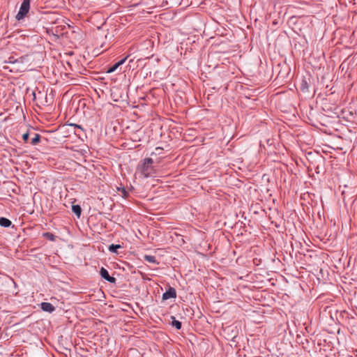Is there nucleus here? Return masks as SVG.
<instances>
[{
  "label": "nucleus",
  "mask_w": 357,
  "mask_h": 357,
  "mask_svg": "<svg viewBox=\"0 0 357 357\" xmlns=\"http://www.w3.org/2000/svg\"><path fill=\"white\" fill-rule=\"evenodd\" d=\"M128 56H126L125 58H123V59L120 60L119 61H118L117 63H116L117 65H119V66L123 65L126 61L127 60Z\"/></svg>",
  "instance_id": "15"
},
{
  "label": "nucleus",
  "mask_w": 357,
  "mask_h": 357,
  "mask_svg": "<svg viewBox=\"0 0 357 357\" xmlns=\"http://www.w3.org/2000/svg\"><path fill=\"white\" fill-rule=\"evenodd\" d=\"M45 236H46L51 241H54V236L52 234L45 233Z\"/></svg>",
  "instance_id": "17"
},
{
  "label": "nucleus",
  "mask_w": 357,
  "mask_h": 357,
  "mask_svg": "<svg viewBox=\"0 0 357 357\" xmlns=\"http://www.w3.org/2000/svg\"><path fill=\"white\" fill-rule=\"evenodd\" d=\"M122 192H123V195L124 197L127 196V192L126 191L125 189H122Z\"/></svg>",
  "instance_id": "18"
},
{
  "label": "nucleus",
  "mask_w": 357,
  "mask_h": 357,
  "mask_svg": "<svg viewBox=\"0 0 357 357\" xmlns=\"http://www.w3.org/2000/svg\"><path fill=\"white\" fill-rule=\"evenodd\" d=\"M30 1L31 0H23L20 10L16 16L17 20H20L22 19L28 13L30 8Z\"/></svg>",
  "instance_id": "2"
},
{
  "label": "nucleus",
  "mask_w": 357,
  "mask_h": 357,
  "mask_svg": "<svg viewBox=\"0 0 357 357\" xmlns=\"http://www.w3.org/2000/svg\"><path fill=\"white\" fill-rule=\"evenodd\" d=\"M40 135L38 133H34V137L31 139V144L32 145H36L40 142Z\"/></svg>",
  "instance_id": "10"
},
{
  "label": "nucleus",
  "mask_w": 357,
  "mask_h": 357,
  "mask_svg": "<svg viewBox=\"0 0 357 357\" xmlns=\"http://www.w3.org/2000/svg\"><path fill=\"white\" fill-rule=\"evenodd\" d=\"M153 160L151 158H145L143 163L139 167L141 174L144 177L151 176L153 173V167L152 166Z\"/></svg>",
  "instance_id": "1"
},
{
  "label": "nucleus",
  "mask_w": 357,
  "mask_h": 357,
  "mask_svg": "<svg viewBox=\"0 0 357 357\" xmlns=\"http://www.w3.org/2000/svg\"><path fill=\"white\" fill-rule=\"evenodd\" d=\"M29 138V132H26L24 134L22 135V139L24 142H27L28 139Z\"/></svg>",
  "instance_id": "16"
},
{
  "label": "nucleus",
  "mask_w": 357,
  "mask_h": 357,
  "mask_svg": "<svg viewBox=\"0 0 357 357\" xmlns=\"http://www.w3.org/2000/svg\"><path fill=\"white\" fill-rule=\"evenodd\" d=\"M172 318L173 319L172 322V326L175 327L178 330L180 329L181 328V323L179 321L176 320L174 317H172Z\"/></svg>",
  "instance_id": "12"
},
{
  "label": "nucleus",
  "mask_w": 357,
  "mask_h": 357,
  "mask_svg": "<svg viewBox=\"0 0 357 357\" xmlns=\"http://www.w3.org/2000/svg\"><path fill=\"white\" fill-rule=\"evenodd\" d=\"M100 274L102 278L111 283H114L116 282V278L110 276L108 271L103 267L100 268Z\"/></svg>",
  "instance_id": "4"
},
{
  "label": "nucleus",
  "mask_w": 357,
  "mask_h": 357,
  "mask_svg": "<svg viewBox=\"0 0 357 357\" xmlns=\"http://www.w3.org/2000/svg\"><path fill=\"white\" fill-rule=\"evenodd\" d=\"M41 309L47 312H52L55 310L54 306L50 303L43 302L40 304Z\"/></svg>",
  "instance_id": "6"
},
{
  "label": "nucleus",
  "mask_w": 357,
  "mask_h": 357,
  "mask_svg": "<svg viewBox=\"0 0 357 357\" xmlns=\"http://www.w3.org/2000/svg\"><path fill=\"white\" fill-rule=\"evenodd\" d=\"M121 248V245H114V244H112L109 247V250L111 252H113V253H117V250Z\"/></svg>",
  "instance_id": "11"
},
{
  "label": "nucleus",
  "mask_w": 357,
  "mask_h": 357,
  "mask_svg": "<svg viewBox=\"0 0 357 357\" xmlns=\"http://www.w3.org/2000/svg\"><path fill=\"white\" fill-rule=\"evenodd\" d=\"M0 225L3 227H8L11 225V221L6 218H0Z\"/></svg>",
  "instance_id": "7"
},
{
  "label": "nucleus",
  "mask_w": 357,
  "mask_h": 357,
  "mask_svg": "<svg viewBox=\"0 0 357 357\" xmlns=\"http://www.w3.org/2000/svg\"><path fill=\"white\" fill-rule=\"evenodd\" d=\"M73 126H75V127H77L79 128H81L80 126H77V125H73Z\"/></svg>",
  "instance_id": "19"
},
{
  "label": "nucleus",
  "mask_w": 357,
  "mask_h": 357,
  "mask_svg": "<svg viewBox=\"0 0 357 357\" xmlns=\"http://www.w3.org/2000/svg\"><path fill=\"white\" fill-rule=\"evenodd\" d=\"M24 59H25V58H24V57H20V59H16V60H15V61H12V58H9V60H10V61H9V62H10V63H17V62H21V63H22Z\"/></svg>",
  "instance_id": "14"
},
{
  "label": "nucleus",
  "mask_w": 357,
  "mask_h": 357,
  "mask_svg": "<svg viewBox=\"0 0 357 357\" xmlns=\"http://www.w3.org/2000/svg\"><path fill=\"white\" fill-rule=\"evenodd\" d=\"M311 84V75L308 74L304 77L300 82V89L303 92H309L310 85Z\"/></svg>",
  "instance_id": "3"
},
{
  "label": "nucleus",
  "mask_w": 357,
  "mask_h": 357,
  "mask_svg": "<svg viewBox=\"0 0 357 357\" xmlns=\"http://www.w3.org/2000/svg\"><path fill=\"white\" fill-rule=\"evenodd\" d=\"M72 211L77 215V218L80 217L81 213H82V208L79 205H73Z\"/></svg>",
  "instance_id": "8"
},
{
  "label": "nucleus",
  "mask_w": 357,
  "mask_h": 357,
  "mask_svg": "<svg viewBox=\"0 0 357 357\" xmlns=\"http://www.w3.org/2000/svg\"><path fill=\"white\" fill-rule=\"evenodd\" d=\"M144 260L152 264H158L157 262L155 257L153 255H144Z\"/></svg>",
  "instance_id": "9"
},
{
  "label": "nucleus",
  "mask_w": 357,
  "mask_h": 357,
  "mask_svg": "<svg viewBox=\"0 0 357 357\" xmlns=\"http://www.w3.org/2000/svg\"><path fill=\"white\" fill-rule=\"evenodd\" d=\"M119 67V65L115 63L112 67L109 68L107 70V73H112L114 72Z\"/></svg>",
  "instance_id": "13"
},
{
  "label": "nucleus",
  "mask_w": 357,
  "mask_h": 357,
  "mask_svg": "<svg viewBox=\"0 0 357 357\" xmlns=\"http://www.w3.org/2000/svg\"><path fill=\"white\" fill-rule=\"evenodd\" d=\"M176 297V292L174 288L169 287L162 295L163 300H167L169 298H174Z\"/></svg>",
  "instance_id": "5"
}]
</instances>
